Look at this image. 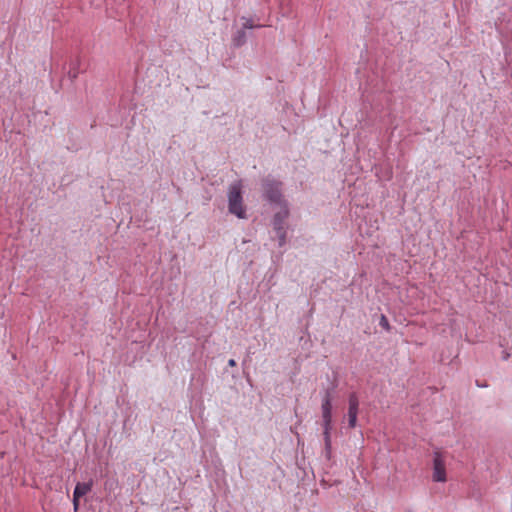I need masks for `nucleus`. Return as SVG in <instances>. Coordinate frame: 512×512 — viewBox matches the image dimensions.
Here are the masks:
<instances>
[{"mask_svg":"<svg viewBox=\"0 0 512 512\" xmlns=\"http://www.w3.org/2000/svg\"><path fill=\"white\" fill-rule=\"evenodd\" d=\"M229 213L235 215L239 219H246V207L243 203L242 183L236 181L230 184L227 192Z\"/></svg>","mask_w":512,"mask_h":512,"instance_id":"f257e3e1","label":"nucleus"},{"mask_svg":"<svg viewBox=\"0 0 512 512\" xmlns=\"http://www.w3.org/2000/svg\"><path fill=\"white\" fill-rule=\"evenodd\" d=\"M281 182L271 178H266L262 183L263 198L272 205L284 206L287 203L282 195Z\"/></svg>","mask_w":512,"mask_h":512,"instance_id":"f03ea898","label":"nucleus"},{"mask_svg":"<svg viewBox=\"0 0 512 512\" xmlns=\"http://www.w3.org/2000/svg\"><path fill=\"white\" fill-rule=\"evenodd\" d=\"M280 208V211L274 215L272 224L278 238V245L282 247L286 243L285 220L289 216V208L287 203H284V206Z\"/></svg>","mask_w":512,"mask_h":512,"instance_id":"7ed1b4c3","label":"nucleus"},{"mask_svg":"<svg viewBox=\"0 0 512 512\" xmlns=\"http://www.w3.org/2000/svg\"><path fill=\"white\" fill-rule=\"evenodd\" d=\"M322 410V418H323V427H324V439L326 449H330L331 441H330V430H331V422H332V404H331V396L329 392H326L325 396L322 400L321 405Z\"/></svg>","mask_w":512,"mask_h":512,"instance_id":"20e7f679","label":"nucleus"},{"mask_svg":"<svg viewBox=\"0 0 512 512\" xmlns=\"http://www.w3.org/2000/svg\"><path fill=\"white\" fill-rule=\"evenodd\" d=\"M433 480L436 482L446 481L445 462L440 453H435L433 461Z\"/></svg>","mask_w":512,"mask_h":512,"instance_id":"39448f33","label":"nucleus"},{"mask_svg":"<svg viewBox=\"0 0 512 512\" xmlns=\"http://www.w3.org/2000/svg\"><path fill=\"white\" fill-rule=\"evenodd\" d=\"M358 407H359L358 397L355 393H352L349 396V408H348L349 427H351V428H354L356 426Z\"/></svg>","mask_w":512,"mask_h":512,"instance_id":"423d86ee","label":"nucleus"},{"mask_svg":"<svg viewBox=\"0 0 512 512\" xmlns=\"http://www.w3.org/2000/svg\"><path fill=\"white\" fill-rule=\"evenodd\" d=\"M92 489V483H77L74 489L73 495L75 498H81L82 496L86 495L88 492H90Z\"/></svg>","mask_w":512,"mask_h":512,"instance_id":"0eeeda50","label":"nucleus"},{"mask_svg":"<svg viewBox=\"0 0 512 512\" xmlns=\"http://www.w3.org/2000/svg\"><path fill=\"white\" fill-rule=\"evenodd\" d=\"M232 42L234 46L240 47L246 42V33L244 29L238 30L234 35Z\"/></svg>","mask_w":512,"mask_h":512,"instance_id":"6e6552de","label":"nucleus"},{"mask_svg":"<svg viewBox=\"0 0 512 512\" xmlns=\"http://www.w3.org/2000/svg\"><path fill=\"white\" fill-rule=\"evenodd\" d=\"M255 25L253 24L252 19H245L243 23V29H253Z\"/></svg>","mask_w":512,"mask_h":512,"instance_id":"1a4fd4ad","label":"nucleus"},{"mask_svg":"<svg viewBox=\"0 0 512 512\" xmlns=\"http://www.w3.org/2000/svg\"><path fill=\"white\" fill-rule=\"evenodd\" d=\"M380 325L383 328H385L386 330H389V322H388L387 318L384 315L381 316Z\"/></svg>","mask_w":512,"mask_h":512,"instance_id":"9d476101","label":"nucleus"},{"mask_svg":"<svg viewBox=\"0 0 512 512\" xmlns=\"http://www.w3.org/2000/svg\"><path fill=\"white\" fill-rule=\"evenodd\" d=\"M79 500H80V498H75V496L73 495L74 512H77L79 509Z\"/></svg>","mask_w":512,"mask_h":512,"instance_id":"9b49d317","label":"nucleus"},{"mask_svg":"<svg viewBox=\"0 0 512 512\" xmlns=\"http://www.w3.org/2000/svg\"><path fill=\"white\" fill-rule=\"evenodd\" d=\"M228 365H229L230 367H234V366H236V361H235L234 359H230V360L228 361Z\"/></svg>","mask_w":512,"mask_h":512,"instance_id":"f8f14e48","label":"nucleus"}]
</instances>
